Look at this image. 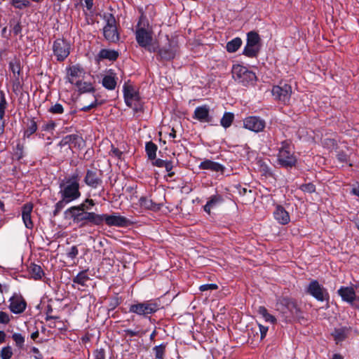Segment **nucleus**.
<instances>
[{
	"label": "nucleus",
	"mask_w": 359,
	"mask_h": 359,
	"mask_svg": "<svg viewBox=\"0 0 359 359\" xmlns=\"http://www.w3.org/2000/svg\"><path fill=\"white\" fill-rule=\"evenodd\" d=\"M90 207L81 203L76 206H72L65 211V214H69L74 223L79 224V227H83L88 224L98 226L99 214L94 212H88Z\"/></svg>",
	"instance_id": "nucleus-1"
},
{
	"label": "nucleus",
	"mask_w": 359,
	"mask_h": 359,
	"mask_svg": "<svg viewBox=\"0 0 359 359\" xmlns=\"http://www.w3.org/2000/svg\"><path fill=\"white\" fill-rule=\"evenodd\" d=\"M58 194L60 197L71 202L78 199L81 195L79 190V176L77 173H74L71 176L66 177L60 180Z\"/></svg>",
	"instance_id": "nucleus-2"
},
{
	"label": "nucleus",
	"mask_w": 359,
	"mask_h": 359,
	"mask_svg": "<svg viewBox=\"0 0 359 359\" xmlns=\"http://www.w3.org/2000/svg\"><path fill=\"white\" fill-rule=\"evenodd\" d=\"M277 161L281 167L285 168H291L296 165L297 158L290 140H284L280 142L277 155Z\"/></svg>",
	"instance_id": "nucleus-3"
},
{
	"label": "nucleus",
	"mask_w": 359,
	"mask_h": 359,
	"mask_svg": "<svg viewBox=\"0 0 359 359\" xmlns=\"http://www.w3.org/2000/svg\"><path fill=\"white\" fill-rule=\"evenodd\" d=\"M159 309L160 304L157 300H149L130 304L129 312L147 317L148 315L156 313Z\"/></svg>",
	"instance_id": "nucleus-4"
},
{
	"label": "nucleus",
	"mask_w": 359,
	"mask_h": 359,
	"mask_svg": "<svg viewBox=\"0 0 359 359\" xmlns=\"http://www.w3.org/2000/svg\"><path fill=\"white\" fill-rule=\"evenodd\" d=\"M231 72L234 80L243 86L252 83L256 80L255 74L241 65H234Z\"/></svg>",
	"instance_id": "nucleus-5"
},
{
	"label": "nucleus",
	"mask_w": 359,
	"mask_h": 359,
	"mask_svg": "<svg viewBox=\"0 0 359 359\" xmlns=\"http://www.w3.org/2000/svg\"><path fill=\"white\" fill-rule=\"evenodd\" d=\"M106 224L109 226L127 227L133 224L128 218L116 215L99 214L98 226Z\"/></svg>",
	"instance_id": "nucleus-6"
},
{
	"label": "nucleus",
	"mask_w": 359,
	"mask_h": 359,
	"mask_svg": "<svg viewBox=\"0 0 359 359\" xmlns=\"http://www.w3.org/2000/svg\"><path fill=\"white\" fill-rule=\"evenodd\" d=\"M261 39L255 31L247 34V43L243 49V54L248 57H255L259 52V43Z\"/></svg>",
	"instance_id": "nucleus-7"
},
{
	"label": "nucleus",
	"mask_w": 359,
	"mask_h": 359,
	"mask_svg": "<svg viewBox=\"0 0 359 359\" xmlns=\"http://www.w3.org/2000/svg\"><path fill=\"white\" fill-rule=\"evenodd\" d=\"M104 18L107 23L103 28L104 36L109 42L116 43L120 39V36L116 25V19L112 14H109Z\"/></svg>",
	"instance_id": "nucleus-8"
},
{
	"label": "nucleus",
	"mask_w": 359,
	"mask_h": 359,
	"mask_svg": "<svg viewBox=\"0 0 359 359\" xmlns=\"http://www.w3.org/2000/svg\"><path fill=\"white\" fill-rule=\"evenodd\" d=\"M71 45L64 39H57L53 43V55L58 62H63L70 53Z\"/></svg>",
	"instance_id": "nucleus-9"
},
{
	"label": "nucleus",
	"mask_w": 359,
	"mask_h": 359,
	"mask_svg": "<svg viewBox=\"0 0 359 359\" xmlns=\"http://www.w3.org/2000/svg\"><path fill=\"white\" fill-rule=\"evenodd\" d=\"M179 51L178 46L174 41L169 43L158 48L157 60L161 62L170 61L173 60Z\"/></svg>",
	"instance_id": "nucleus-10"
},
{
	"label": "nucleus",
	"mask_w": 359,
	"mask_h": 359,
	"mask_svg": "<svg viewBox=\"0 0 359 359\" xmlns=\"http://www.w3.org/2000/svg\"><path fill=\"white\" fill-rule=\"evenodd\" d=\"M306 292L320 302H323L329 297L327 290L316 280H313L310 282L306 289Z\"/></svg>",
	"instance_id": "nucleus-11"
},
{
	"label": "nucleus",
	"mask_w": 359,
	"mask_h": 359,
	"mask_svg": "<svg viewBox=\"0 0 359 359\" xmlns=\"http://www.w3.org/2000/svg\"><path fill=\"white\" fill-rule=\"evenodd\" d=\"M271 93L275 100L283 104H287L291 97L292 87L287 83L275 86L273 87Z\"/></svg>",
	"instance_id": "nucleus-12"
},
{
	"label": "nucleus",
	"mask_w": 359,
	"mask_h": 359,
	"mask_svg": "<svg viewBox=\"0 0 359 359\" xmlns=\"http://www.w3.org/2000/svg\"><path fill=\"white\" fill-rule=\"evenodd\" d=\"M266 124L264 119L257 116H250L243 120L244 128L255 133L264 131Z\"/></svg>",
	"instance_id": "nucleus-13"
},
{
	"label": "nucleus",
	"mask_w": 359,
	"mask_h": 359,
	"mask_svg": "<svg viewBox=\"0 0 359 359\" xmlns=\"http://www.w3.org/2000/svg\"><path fill=\"white\" fill-rule=\"evenodd\" d=\"M10 311L15 314H20L25 311L27 307V302L20 294L15 293L9 299Z\"/></svg>",
	"instance_id": "nucleus-14"
},
{
	"label": "nucleus",
	"mask_w": 359,
	"mask_h": 359,
	"mask_svg": "<svg viewBox=\"0 0 359 359\" xmlns=\"http://www.w3.org/2000/svg\"><path fill=\"white\" fill-rule=\"evenodd\" d=\"M102 171L97 168L88 170L83 181L88 186L95 189L102 184Z\"/></svg>",
	"instance_id": "nucleus-15"
},
{
	"label": "nucleus",
	"mask_w": 359,
	"mask_h": 359,
	"mask_svg": "<svg viewBox=\"0 0 359 359\" xmlns=\"http://www.w3.org/2000/svg\"><path fill=\"white\" fill-rule=\"evenodd\" d=\"M123 96L126 105L130 107L133 102H139L140 100L139 92L131 85L123 86Z\"/></svg>",
	"instance_id": "nucleus-16"
},
{
	"label": "nucleus",
	"mask_w": 359,
	"mask_h": 359,
	"mask_svg": "<svg viewBox=\"0 0 359 359\" xmlns=\"http://www.w3.org/2000/svg\"><path fill=\"white\" fill-rule=\"evenodd\" d=\"M137 43L143 48H147L151 45L152 41L151 33L144 27H138L135 32Z\"/></svg>",
	"instance_id": "nucleus-17"
},
{
	"label": "nucleus",
	"mask_w": 359,
	"mask_h": 359,
	"mask_svg": "<svg viewBox=\"0 0 359 359\" xmlns=\"http://www.w3.org/2000/svg\"><path fill=\"white\" fill-rule=\"evenodd\" d=\"M9 69L13 73V87L18 88L20 86V76L21 74L20 61L15 57L9 62Z\"/></svg>",
	"instance_id": "nucleus-18"
},
{
	"label": "nucleus",
	"mask_w": 359,
	"mask_h": 359,
	"mask_svg": "<svg viewBox=\"0 0 359 359\" xmlns=\"http://www.w3.org/2000/svg\"><path fill=\"white\" fill-rule=\"evenodd\" d=\"M210 108L207 105H203L197 107L195 109L193 118L196 119L201 122L209 123L212 120V117L210 116Z\"/></svg>",
	"instance_id": "nucleus-19"
},
{
	"label": "nucleus",
	"mask_w": 359,
	"mask_h": 359,
	"mask_svg": "<svg viewBox=\"0 0 359 359\" xmlns=\"http://www.w3.org/2000/svg\"><path fill=\"white\" fill-rule=\"evenodd\" d=\"M33 210V204L31 203H25L22 207V218L26 228L32 229L34 223L32 220L31 214Z\"/></svg>",
	"instance_id": "nucleus-20"
},
{
	"label": "nucleus",
	"mask_w": 359,
	"mask_h": 359,
	"mask_svg": "<svg viewBox=\"0 0 359 359\" xmlns=\"http://www.w3.org/2000/svg\"><path fill=\"white\" fill-rule=\"evenodd\" d=\"M139 203L141 208L154 212L160 210L163 205L162 203H156L146 196H142L139 199Z\"/></svg>",
	"instance_id": "nucleus-21"
},
{
	"label": "nucleus",
	"mask_w": 359,
	"mask_h": 359,
	"mask_svg": "<svg viewBox=\"0 0 359 359\" xmlns=\"http://www.w3.org/2000/svg\"><path fill=\"white\" fill-rule=\"evenodd\" d=\"M342 300L351 303L355 299V292L352 287L341 286L337 291Z\"/></svg>",
	"instance_id": "nucleus-22"
},
{
	"label": "nucleus",
	"mask_w": 359,
	"mask_h": 359,
	"mask_svg": "<svg viewBox=\"0 0 359 359\" xmlns=\"http://www.w3.org/2000/svg\"><path fill=\"white\" fill-rule=\"evenodd\" d=\"M273 216L275 219L281 224H287L290 221L289 213L280 205H276Z\"/></svg>",
	"instance_id": "nucleus-23"
},
{
	"label": "nucleus",
	"mask_w": 359,
	"mask_h": 359,
	"mask_svg": "<svg viewBox=\"0 0 359 359\" xmlns=\"http://www.w3.org/2000/svg\"><path fill=\"white\" fill-rule=\"evenodd\" d=\"M119 56L118 51L111 49L103 48L101 49L97 54V59L99 60H107L111 62L116 61Z\"/></svg>",
	"instance_id": "nucleus-24"
},
{
	"label": "nucleus",
	"mask_w": 359,
	"mask_h": 359,
	"mask_svg": "<svg viewBox=\"0 0 359 359\" xmlns=\"http://www.w3.org/2000/svg\"><path fill=\"white\" fill-rule=\"evenodd\" d=\"M199 168L203 170H210L214 172H219L221 173H223L225 169L222 164L210 160H205L201 162Z\"/></svg>",
	"instance_id": "nucleus-25"
},
{
	"label": "nucleus",
	"mask_w": 359,
	"mask_h": 359,
	"mask_svg": "<svg viewBox=\"0 0 359 359\" xmlns=\"http://www.w3.org/2000/svg\"><path fill=\"white\" fill-rule=\"evenodd\" d=\"M116 79L115 74L111 73L103 77L102 84L106 89L112 90H114L116 86Z\"/></svg>",
	"instance_id": "nucleus-26"
},
{
	"label": "nucleus",
	"mask_w": 359,
	"mask_h": 359,
	"mask_svg": "<svg viewBox=\"0 0 359 359\" xmlns=\"http://www.w3.org/2000/svg\"><path fill=\"white\" fill-rule=\"evenodd\" d=\"M62 142L64 144H74V147L79 146L80 147L82 143H83V138L78 135L72 134L68 135L63 137Z\"/></svg>",
	"instance_id": "nucleus-27"
},
{
	"label": "nucleus",
	"mask_w": 359,
	"mask_h": 359,
	"mask_svg": "<svg viewBox=\"0 0 359 359\" xmlns=\"http://www.w3.org/2000/svg\"><path fill=\"white\" fill-rule=\"evenodd\" d=\"M348 333L349 329L346 327H343L341 328L334 329L332 333V335L333 336L334 340L338 342L344 341L348 337Z\"/></svg>",
	"instance_id": "nucleus-28"
},
{
	"label": "nucleus",
	"mask_w": 359,
	"mask_h": 359,
	"mask_svg": "<svg viewBox=\"0 0 359 359\" xmlns=\"http://www.w3.org/2000/svg\"><path fill=\"white\" fill-rule=\"evenodd\" d=\"M29 271L32 277L35 280H39L44 276V272L39 265L31 264Z\"/></svg>",
	"instance_id": "nucleus-29"
},
{
	"label": "nucleus",
	"mask_w": 359,
	"mask_h": 359,
	"mask_svg": "<svg viewBox=\"0 0 359 359\" xmlns=\"http://www.w3.org/2000/svg\"><path fill=\"white\" fill-rule=\"evenodd\" d=\"M38 126L34 118H31L27 123V128L24 131L23 137L29 138L32 135L35 133L37 130Z\"/></svg>",
	"instance_id": "nucleus-30"
},
{
	"label": "nucleus",
	"mask_w": 359,
	"mask_h": 359,
	"mask_svg": "<svg viewBox=\"0 0 359 359\" xmlns=\"http://www.w3.org/2000/svg\"><path fill=\"white\" fill-rule=\"evenodd\" d=\"M242 40L239 37H236L226 43V48L229 53L236 52L242 45Z\"/></svg>",
	"instance_id": "nucleus-31"
},
{
	"label": "nucleus",
	"mask_w": 359,
	"mask_h": 359,
	"mask_svg": "<svg viewBox=\"0 0 359 359\" xmlns=\"http://www.w3.org/2000/svg\"><path fill=\"white\" fill-rule=\"evenodd\" d=\"M158 147L153 142L150 141L146 143L145 151L149 160H154L156 157Z\"/></svg>",
	"instance_id": "nucleus-32"
},
{
	"label": "nucleus",
	"mask_w": 359,
	"mask_h": 359,
	"mask_svg": "<svg viewBox=\"0 0 359 359\" xmlns=\"http://www.w3.org/2000/svg\"><path fill=\"white\" fill-rule=\"evenodd\" d=\"M75 84L77 86L79 91L81 93H85L95 91V89L91 83L81 81H76Z\"/></svg>",
	"instance_id": "nucleus-33"
},
{
	"label": "nucleus",
	"mask_w": 359,
	"mask_h": 359,
	"mask_svg": "<svg viewBox=\"0 0 359 359\" xmlns=\"http://www.w3.org/2000/svg\"><path fill=\"white\" fill-rule=\"evenodd\" d=\"M88 270H83L79 272L75 277L73 278V283H77L82 286L86 285V283L90 279L88 274Z\"/></svg>",
	"instance_id": "nucleus-34"
},
{
	"label": "nucleus",
	"mask_w": 359,
	"mask_h": 359,
	"mask_svg": "<svg viewBox=\"0 0 359 359\" xmlns=\"http://www.w3.org/2000/svg\"><path fill=\"white\" fill-rule=\"evenodd\" d=\"M257 312L263 317L266 322H269L272 324L276 322V318L273 316L269 313L267 309L264 306H259Z\"/></svg>",
	"instance_id": "nucleus-35"
},
{
	"label": "nucleus",
	"mask_w": 359,
	"mask_h": 359,
	"mask_svg": "<svg viewBox=\"0 0 359 359\" xmlns=\"http://www.w3.org/2000/svg\"><path fill=\"white\" fill-rule=\"evenodd\" d=\"M280 304L283 306L287 307L288 310H290L292 313H297L299 311V308L297 307L296 303L293 301L290 300L288 298H283L280 299Z\"/></svg>",
	"instance_id": "nucleus-36"
},
{
	"label": "nucleus",
	"mask_w": 359,
	"mask_h": 359,
	"mask_svg": "<svg viewBox=\"0 0 359 359\" xmlns=\"http://www.w3.org/2000/svg\"><path fill=\"white\" fill-rule=\"evenodd\" d=\"M167 343H163L158 346H156L152 348L156 359H164Z\"/></svg>",
	"instance_id": "nucleus-37"
},
{
	"label": "nucleus",
	"mask_w": 359,
	"mask_h": 359,
	"mask_svg": "<svg viewBox=\"0 0 359 359\" xmlns=\"http://www.w3.org/2000/svg\"><path fill=\"white\" fill-rule=\"evenodd\" d=\"M81 74V69L77 66H72L68 71L69 81L71 83H75L76 79Z\"/></svg>",
	"instance_id": "nucleus-38"
},
{
	"label": "nucleus",
	"mask_w": 359,
	"mask_h": 359,
	"mask_svg": "<svg viewBox=\"0 0 359 359\" xmlns=\"http://www.w3.org/2000/svg\"><path fill=\"white\" fill-rule=\"evenodd\" d=\"M234 120V114L231 112H225L221 118V126L224 128H227L231 126Z\"/></svg>",
	"instance_id": "nucleus-39"
},
{
	"label": "nucleus",
	"mask_w": 359,
	"mask_h": 359,
	"mask_svg": "<svg viewBox=\"0 0 359 359\" xmlns=\"http://www.w3.org/2000/svg\"><path fill=\"white\" fill-rule=\"evenodd\" d=\"M221 201L222 198L220 196L217 195L212 196L211 198L204 205V210L208 214H210L211 208H214Z\"/></svg>",
	"instance_id": "nucleus-40"
},
{
	"label": "nucleus",
	"mask_w": 359,
	"mask_h": 359,
	"mask_svg": "<svg viewBox=\"0 0 359 359\" xmlns=\"http://www.w3.org/2000/svg\"><path fill=\"white\" fill-rule=\"evenodd\" d=\"M10 4L15 8L20 10L24 9L31 6L29 0H10Z\"/></svg>",
	"instance_id": "nucleus-41"
},
{
	"label": "nucleus",
	"mask_w": 359,
	"mask_h": 359,
	"mask_svg": "<svg viewBox=\"0 0 359 359\" xmlns=\"http://www.w3.org/2000/svg\"><path fill=\"white\" fill-rule=\"evenodd\" d=\"M70 202L71 201L67 199L61 198V199L57 203H56V204L55 205V209L53 212V216L54 217L57 216L60 212V211L65 208L66 204H67Z\"/></svg>",
	"instance_id": "nucleus-42"
},
{
	"label": "nucleus",
	"mask_w": 359,
	"mask_h": 359,
	"mask_svg": "<svg viewBox=\"0 0 359 359\" xmlns=\"http://www.w3.org/2000/svg\"><path fill=\"white\" fill-rule=\"evenodd\" d=\"M8 103L6 99L5 93L3 90H0V116H5L6 109Z\"/></svg>",
	"instance_id": "nucleus-43"
},
{
	"label": "nucleus",
	"mask_w": 359,
	"mask_h": 359,
	"mask_svg": "<svg viewBox=\"0 0 359 359\" xmlns=\"http://www.w3.org/2000/svg\"><path fill=\"white\" fill-rule=\"evenodd\" d=\"M13 354L12 348L10 346H7L1 348L0 356L2 359H11Z\"/></svg>",
	"instance_id": "nucleus-44"
},
{
	"label": "nucleus",
	"mask_w": 359,
	"mask_h": 359,
	"mask_svg": "<svg viewBox=\"0 0 359 359\" xmlns=\"http://www.w3.org/2000/svg\"><path fill=\"white\" fill-rule=\"evenodd\" d=\"M48 111L53 114H62L64 112V107L61 104L55 103L48 109Z\"/></svg>",
	"instance_id": "nucleus-45"
},
{
	"label": "nucleus",
	"mask_w": 359,
	"mask_h": 359,
	"mask_svg": "<svg viewBox=\"0 0 359 359\" xmlns=\"http://www.w3.org/2000/svg\"><path fill=\"white\" fill-rule=\"evenodd\" d=\"M12 339L15 342L18 347L22 348L25 343V337L20 333H14L12 335Z\"/></svg>",
	"instance_id": "nucleus-46"
},
{
	"label": "nucleus",
	"mask_w": 359,
	"mask_h": 359,
	"mask_svg": "<svg viewBox=\"0 0 359 359\" xmlns=\"http://www.w3.org/2000/svg\"><path fill=\"white\" fill-rule=\"evenodd\" d=\"M14 156L18 161L21 160L24 157V146L22 144H17Z\"/></svg>",
	"instance_id": "nucleus-47"
},
{
	"label": "nucleus",
	"mask_w": 359,
	"mask_h": 359,
	"mask_svg": "<svg viewBox=\"0 0 359 359\" xmlns=\"http://www.w3.org/2000/svg\"><path fill=\"white\" fill-rule=\"evenodd\" d=\"M300 189L304 192L312 194L316 191V186L312 183H307L301 185Z\"/></svg>",
	"instance_id": "nucleus-48"
},
{
	"label": "nucleus",
	"mask_w": 359,
	"mask_h": 359,
	"mask_svg": "<svg viewBox=\"0 0 359 359\" xmlns=\"http://www.w3.org/2000/svg\"><path fill=\"white\" fill-rule=\"evenodd\" d=\"M55 126H56L55 123L53 121H50L44 123L41 126V130L43 131H53L55 130Z\"/></svg>",
	"instance_id": "nucleus-49"
},
{
	"label": "nucleus",
	"mask_w": 359,
	"mask_h": 359,
	"mask_svg": "<svg viewBox=\"0 0 359 359\" xmlns=\"http://www.w3.org/2000/svg\"><path fill=\"white\" fill-rule=\"evenodd\" d=\"M94 359H106L105 351L104 348L96 349L93 352Z\"/></svg>",
	"instance_id": "nucleus-50"
},
{
	"label": "nucleus",
	"mask_w": 359,
	"mask_h": 359,
	"mask_svg": "<svg viewBox=\"0 0 359 359\" xmlns=\"http://www.w3.org/2000/svg\"><path fill=\"white\" fill-rule=\"evenodd\" d=\"M218 288L217 285L216 284H204L199 287V290L201 292L207 291V290H215Z\"/></svg>",
	"instance_id": "nucleus-51"
},
{
	"label": "nucleus",
	"mask_w": 359,
	"mask_h": 359,
	"mask_svg": "<svg viewBox=\"0 0 359 359\" xmlns=\"http://www.w3.org/2000/svg\"><path fill=\"white\" fill-rule=\"evenodd\" d=\"M79 254V250L76 245L72 246L67 252V255L68 257L74 259Z\"/></svg>",
	"instance_id": "nucleus-52"
},
{
	"label": "nucleus",
	"mask_w": 359,
	"mask_h": 359,
	"mask_svg": "<svg viewBox=\"0 0 359 359\" xmlns=\"http://www.w3.org/2000/svg\"><path fill=\"white\" fill-rule=\"evenodd\" d=\"M11 320L9 315L4 311H0V323L8 324Z\"/></svg>",
	"instance_id": "nucleus-53"
},
{
	"label": "nucleus",
	"mask_w": 359,
	"mask_h": 359,
	"mask_svg": "<svg viewBox=\"0 0 359 359\" xmlns=\"http://www.w3.org/2000/svg\"><path fill=\"white\" fill-rule=\"evenodd\" d=\"M258 327H259V332H260V340H262L266 335V333L269 330V327H266V326H264L261 324H258Z\"/></svg>",
	"instance_id": "nucleus-54"
},
{
	"label": "nucleus",
	"mask_w": 359,
	"mask_h": 359,
	"mask_svg": "<svg viewBox=\"0 0 359 359\" xmlns=\"http://www.w3.org/2000/svg\"><path fill=\"white\" fill-rule=\"evenodd\" d=\"M15 35L19 34L22 32V26L20 22L13 25L11 30Z\"/></svg>",
	"instance_id": "nucleus-55"
},
{
	"label": "nucleus",
	"mask_w": 359,
	"mask_h": 359,
	"mask_svg": "<svg viewBox=\"0 0 359 359\" xmlns=\"http://www.w3.org/2000/svg\"><path fill=\"white\" fill-rule=\"evenodd\" d=\"M5 116H0V137L2 136L5 132L6 121Z\"/></svg>",
	"instance_id": "nucleus-56"
},
{
	"label": "nucleus",
	"mask_w": 359,
	"mask_h": 359,
	"mask_svg": "<svg viewBox=\"0 0 359 359\" xmlns=\"http://www.w3.org/2000/svg\"><path fill=\"white\" fill-rule=\"evenodd\" d=\"M152 161V165L154 166H156L158 168H163L164 163L166 162V161L162 160L161 158L151 160Z\"/></svg>",
	"instance_id": "nucleus-57"
},
{
	"label": "nucleus",
	"mask_w": 359,
	"mask_h": 359,
	"mask_svg": "<svg viewBox=\"0 0 359 359\" xmlns=\"http://www.w3.org/2000/svg\"><path fill=\"white\" fill-rule=\"evenodd\" d=\"M111 152L114 156L117 157L118 158H121L123 154L122 151H121L118 148L114 147L113 145H111Z\"/></svg>",
	"instance_id": "nucleus-58"
},
{
	"label": "nucleus",
	"mask_w": 359,
	"mask_h": 359,
	"mask_svg": "<svg viewBox=\"0 0 359 359\" xmlns=\"http://www.w3.org/2000/svg\"><path fill=\"white\" fill-rule=\"evenodd\" d=\"M163 168H165V170L167 172H170L173 168V163L171 161H166V162L164 163Z\"/></svg>",
	"instance_id": "nucleus-59"
},
{
	"label": "nucleus",
	"mask_w": 359,
	"mask_h": 359,
	"mask_svg": "<svg viewBox=\"0 0 359 359\" xmlns=\"http://www.w3.org/2000/svg\"><path fill=\"white\" fill-rule=\"evenodd\" d=\"M32 352L35 355L36 359H42V355L36 347H32Z\"/></svg>",
	"instance_id": "nucleus-60"
},
{
	"label": "nucleus",
	"mask_w": 359,
	"mask_h": 359,
	"mask_svg": "<svg viewBox=\"0 0 359 359\" xmlns=\"http://www.w3.org/2000/svg\"><path fill=\"white\" fill-rule=\"evenodd\" d=\"M126 332V334L129 336V337H137L139 335V332L138 331H134V330H126L124 331Z\"/></svg>",
	"instance_id": "nucleus-61"
},
{
	"label": "nucleus",
	"mask_w": 359,
	"mask_h": 359,
	"mask_svg": "<svg viewBox=\"0 0 359 359\" xmlns=\"http://www.w3.org/2000/svg\"><path fill=\"white\" fill-rule=\"evenodd\" d=\"M337 159L340 162H346L347 161V156L344 153H339L337 154Z\"/></svg>",
	"instance_id": "nucleus-62"
},
{
	"label": "nucleus",
	"mask_w": 359,
	"mask_h": 359,
	"mask_svg": "<svg viewBox=\"0 0 359 359\" xmlns=\"http://www.w3.org/2000/svg\"><path fill=\"white\" fill-rule=\"evenodd\" d=\"M83 203H85V206L90 207V209H91V208L95 205L94 201L93 199L89 198H86Z\"/></svg>",
	"instance_id": "nucleus-63"
},
{
	"label": "nucleus",
	"mask_w": 359,
	"mask_h": 359,
	"mask_svg": "<svg viewBox=\"0 0 359 359\" xmlns=\"http://www.w3.org/2000/svg\"><path fill=\"white\" fill-rule=\"evenodd\" d=\"M350 304L353 308L359 310V297H355V299L353 302H351Z\"/></svg>",
	"instance_id": "nucleus-64"
}]
</instances>
